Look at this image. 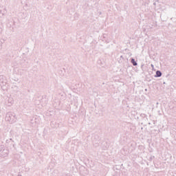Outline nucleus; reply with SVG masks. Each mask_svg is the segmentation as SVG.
<instances>
[{"mask_svg":"<svg viewBox=\"0 0 176 176\" xmlns=\"http://www.w3.org/2000/svg\"><path fill=\"white\" fill-rule=\"evenodd\" d=\"M6 120L11 124L16 123L17 122V116L14 113L8 112L6 115Z\"/></svg>","mask_w":176,"mask_h":176,"instance_id":"obj_1","label":"nucleus"},{"mask_svg":"<svg viewBox=\"0 0 176 176\" xmlns=\"http://www.w3.org/2000/svg\"><path fill=\"white\" fill-rule=\"evenodd\" d=\"M0 156L1 157H8L9 156V149L3 146H0Z\"/></svg>","mask_w":176,"mask_h":176,"instance_id":"obj_2","label":"nucleus"},{"mask_svg":"<svg viewBox=\"0 0 176 176\" xmlns=\"http://www.w3.org/2000/svg\"><path fill=\"white\" fill-rule=\"evenodd\" d=\"M8 107H11V105H13L14 102L13 98H9L8 100Z\"/></svg>","mask_w":176,"mask_h":176,"instance_id":"obj_3","label":"nucleus"},{"mask_svg":"<svg viewBox=\"0 0 176 176\" xmlns=\"http://www.w3.org/2000/svg\"><path fill=\"white\" fill-rule=\"evenodd\" d=\"M153 5L155 6V9H157V10L160 9V7H159V6H160V3L159 2V1L154 2Z\"/></svg>","mask_w":176,"mask_h":176,"instance_id":"obj_4","label":"nucleus"},{"mask_svg":"<svg viewBox=\"0 0 176 176\" xmlns=\"http://www.w3.org/2000/svg\"><path fill=\"white\" fill-rule=\"evenodd\" d=\"M162 76V72L160 71H157L156 74L155 75V78H160Z\"/></svg>","mask_w":176,"mask_h":176,"instance_id":"obj_5","label":"nucleus"},{"mask_svg":"<svg viewBox=\"0 0 176 176\" xmlns=\"http://www.w3.org/2000/svg\"><path fill=\"white\" fill-rule=\"evenodd\" d=\"M131 62L133 63V65H134V67L137 66L138 65V63L137 62H135V59L134 58H132Z\"/></svg>","mask_w":176,"mask_h":176,"instance_id":"obj_6","label":"nucleus"},{"mask_svg":"<svg viewBox=\"0 0 176 176\" xmlns=\"http://www.w3.org/2000/svg\"><path fill=\"white\" fill-rule=\"evenodd\" d=\"M4 15H5V12L2 10H0V17H2Z\"/></svg>","mask_w":176,"mask_h":176,"instance_id":"obj_7","label":"nucleus"},{"mask_svg":"<svg viewBox=\"0 0 176 176\" xmlns=\"http://www.w3.org/2000/svg\"><path fill=\"white\" fill-rule=\"evenodd\" d=\"M151 67L153 69L154 68V66L153 64L151 65Z\"/></svg>","mask_w":176,"mask_h":176,"instance_id":"obj_8","label":"nucleus"},{"mask_svg":"<svg viewBox=\"0 0 176 176\" xmlns=\"http://www.w3.org/2000/svg\"><path fill=\"white\" fill-rule=\"evenodd\" d=\"M18 176H23V175H18Z\"/></svg>","mask_w":176,"mask_h":176,"instance_id":"obj_9","label":"nucleus"},{"mask_svg":"<svg viewBox=\"0 0 176 176\" xmlns=\"http://www.w3.org/2000/svg\"><path fill=\"white\" fill-rule=\"evenodd\" d=\"M147 90H148V89H145V91H147Z\"/></svg>","mask_w":176,"mask_h":176,"instance_id":"obj_10","label":"nucleus"}]
</instances>
